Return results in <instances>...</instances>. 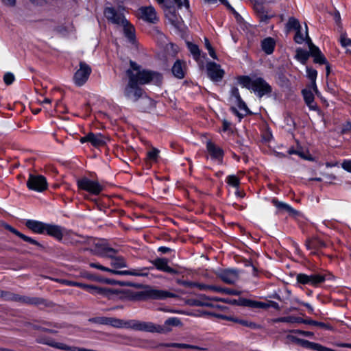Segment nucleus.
I'll use <instances>...</instances> for the list:
<instances>
[{"label":"nucleus","instance_id":"f257e3e1","mask_svg":"<svg viewBox=\"0 0 351 351\" xmlns=\"http://www.w3.org/2000/svg\"><path fill=\"white\" fill-rule=\"evenodd\" d=\"M95 322L99 324L109 325L117 328H130L152 333L165 334L171 330L170 328L158 325L151 322H142L136 319L124 321L114 317H100L95 318Z\"/></svg>","mask_w":351,"mask_h":351},{"label":"nucleus","instance_id":"f03ea898","mask_svg":"<svg viewBox=\"0 0 351 351\" xmlns=\"http://www.w3.org/2000/svg\"><path fill=\"white\" fill-rule=\"evenodd\" d=\"M130 68L127 69L126 75L128 78H134L137 84L153 83L159 84L162 82V75L157 72L142 69L135 62L130 61Z\"/></svg>","mask_w":351,"mask_h":351},{"label":"nucleus","instance_id":"7ed1b4c3","mask_svg":"<svg viewBox=\"0 0 351 351\" xmlns=\"http://www.w3.org/2000/svg\"><path fill=\"white\" fill-rule=\"evenodd\" d=\"M238 82L243 87L253 91L258 97L270 94L272 91L271 86L261 77L243 75L239 77Z\"/></svg>","mask_w":351,"mask_h":351},{"label":"nucleus","instance_id":"20e7f679","mask_svg":"<svg viewBox=\"0 0 351 351\" xmlns=\"http://www.w3.org/2000/svg\"><path fill=\"white\" fill-rule=\"evenodd\" d=\"M104 15L112 23L117 25H122L123 27V33L128 40L134 44L136 41L135 29L122 13L117 12L112 8H107L104 10Z\"/></svg>","mask_w":351,"mask_h":351},{"label":"nucleus","instance_id":"39448f33","mask_svg":"<svg viewBox=\"0 0 351 351\" xmlns=\"http://www.w3.org/2000/svg\"><path fill=\"white\" fill-rule=\"evenodd\" d=\"M138 297L141 300H164L167 298H178V295L167 290L158 289L151 286H146L138 292Z\"/></svg>","mask_w":351,"mask_h":351},{"label":"nucleus","instance_id":"423d86ee","mask_svg":"<svg viewBox=\"0 0 351 351\" xmlns=\"http://www.w3.org/2000/svg\"><path fill=\"white\" fill-rule=\"evenodd\" d=\"M62 283L67 286H73L82 288L83 289L86 290L89 293L92 294H97L106 297H110L111 295L114 293V291L108 288L97 287L92 285L84 284L82 282L71 281L67 280H63Z\"/></svg>","mask_w":351,"mask_h":351},{"label":"nucleus","instance_id":"0eeeda50","mask_svg":"<svg viewBox=\"0 0 351 351\" xmlns=\"http://www.w3.org/2000/svg\"><path fill=\"white\" fill-rule=\"evenodd\" d=\"M77 186L79 189L94 195H99L104 189V186L97 180H90L87 177L78 179Z\"/></svg>","mask_w":351,"mask_h":351},{"label":"nucleus","instance_id":"6e6552de","mask_svg":"<svg viewBox=\"0 0 351 351\" xmlns=\"http://www.w3.org/2000/svg\"><path fill=\"white\" fill-rule=\"evenodd\" d=\"M27 186L29 190L41 193L47 190L48 183L45 176L29 173L27 181Z\"/></svg>","mask_w":351,"mask_h":351},{"label":"nucleus","instance_id":"1a4fd4ad","mask_svg":"<svg viewBox=\"0 0 351 351\" xmlns=\"http://www.w3.org/2000/svg\"><path fill=\"white\" fill-rule=\"evenodd\" d=\"M325 280L326 276L319 274L307 275L300 273L296 276L297 283L302 285H310L316 287Z\"/></svg>","mask_w":351,"mask_h":351},{"label":"nucleus","instance_id":"9d476101","mask_svg":"<svg viewBox=\"0 0 351 351\" xmlns=\"http://www.w3.org/2000/svg\"><path fill=\"white\" fill-rule=\"evenodd\" d=\"M124 96L129 100L136 101L143 94V90L134 82V78H129L128 83L123 90Z\"/></svg>","mask_w":351,"mask_h":351},{"label":"nucleus","instance_id":"9b49d317","mask_svg":"<svg viewBox=\"0 0 351 351\" xmlns=\"http://www.w3.org/2000/svg\"><path fill=\"white\" fill-rule=\"evenodd\" d=\"M92 69L89 65L84 62H80V68L75 73L73 80L77 86L84 85L88 80Z\"/></svg>","mask_w":351,"mask_h":351},{"label":"nucleus","instance_id":"f8f14e48","mask_svg":"<svg viewBox=\"0 0 351 351\" xmlns=\"http://www.w3.org/2000/svg\"><path fill=\"white\" fill-rule=\"evenodd\" d=\"M306 36L308 38V46L311 52V56L313 58V62L316 64H326L327 60L319 47L315 46L310 38L308 33V29L306 27Z\"/></svg>","mask_w":351,"mask_h":351},{"label":"nucleus","instance_id":"ddd939ff","mask_svg":"<svg viewBox=\"0 0 351 351\" xmlns=\"http://www.w3.org/2000/svg\"><path fill=\"white\" fill-rule=\"evenodd\" d=\"M206 71L208 77L213 82H220L225 74L220 65L214 62L206 64Z\"/></svg>","mask_w":351,"mask_h":351},{"label":"nucleus","instance_id":"4468645a","mask_svg":"<svg viewBox=\"0 0 351 351\" xmlns=\"http://www.w3.org/2000/svg\"><path fill=\"white\" fill-rule=\"evenodd\" d=\"M153 267H141L137 269H131L130 270H115L110 269V274L119 276H132L146 277L149 275V270Z\"/></svg>","mask_w":351,"mask_h":351},{"label":"nucleus","instance_id":"2eb2a0df","mask_svg":"<svg viewBox=\"0 0 351 351\" xmlns=\"http://www.w3.org/2000/svg\"><path fill=\"white\" fill-rule=\"evenodd\" d=\"M217 275L225 283L232 285L239 280V273L235 269H226L219 271Z\"/></svg>","mask_w":351,"mask_h":351},{"label":"nucleus","instance_id":"dca6fc26","mask_svg":"<svg viewBox=\"0 0 351 351\" xmlns=\"http://www.w3.org/2000/svg\"><path fill=\"white\" fill-rule=\"evenodd\" d=\"M141 18L148 23H156L158 21L156 12L153 6H144L138 9Z\"/></svg>","mask_w":351,"mask_h":351},{"label":"nucleus","instance_id":"f3484780","mask_svg":"<svg viewBox=\"0 0 351 351\" xmlns=\"http://www.w3.org/2000/svg\"><path fill=\"white\" fill-rule=\"evenodd\" d=\"M150 263L159 271L171 274H177L178 273L176 269L169 265V261L166 258H157L154 260L150 261Z\"/></svg>","mask_w":351,"mask_h":351},{"label":"nucleus","instance_id":"a211bd4d","mask_svg":"<svg viewBox=\"0 0 351 351\" xmlns=\"http://www.w3.org/2000/svg\"><path fill=\"white\" fill-rule=\"evenodd\" d=\"M80 142L90 143L94 147H100L106 144L105 137L100 133L94 134L92 132L88 133L84 137L81 138Z\"/></svg>","mask_w":351,"mask_h":351},{"label":"nucleus","instance_id":"6ab92c4d","mask_svg":"<svg viewBox=\"0 0 351 351\" xmlns=\"http://www.w3.org/2000/svg\"><path fill=\"white\" fill-rule=\"evenodd\" d=\"M206 149L213 160L221 162L224 155L222 148L209 141L206 143Z\"/></svg>","mask_w":351,"mask_h":351},{"label":"nucleus","instance_id":"aec40b11","mask_svg":"<svg viewBox=\"0 0 351 351\" xmlns=\"http://www.w3.org/2000/svg\"><path fill=\"white\" fill-rule=\"evenodd\" d=\"M315 90L312 88V86L303 89L302 93L304 99V101L308 108L311 110H317V106L314 101V94Z\"/></svg>","mask_w":351,"mask_h":351},{"label":"nucleus","instance_id":"412c9836","mask_svg":"<svg viewBox=\"0 0 351 351\" xmlns=\"http://www.w3.org/2000/svg\"><path fill=\"white\" fill-rule=\"evenodd\" d=\"M271 203L276 208L278 213H287L291 215H295L297 214V211L289 204L283 202H280L276 198H273L271 199Z\"/></svg>","mask_w":351,"mask_h":351},{"label":"nucleus","instance_id":"4be33fe9","mask_svg":"<svg viewBox=\"0 0 351 351\" xmlns=\"http://www.w3.org/2000/svg\"><path fill=\"white\" fill-rule=\"evenodd\" d=\"M25 226L34 233L44 234L46 223L37 220L27 219L25 221Z\"/></svg>","mask_w":351,"mask_h":351},{"label":"nucleus","instance_id":"5701e85b","mask_svg":"<svg viewBox=\"0 0 351 351\" xmlns=\"http://www.w3.org/2000/svg\"><path fill=\"white\" fill-rule=\"evenodd\" d=\"M306 246L311 253L316 254L319 250L325 247L326 244L319 238H312L306 241Z\"/></svg>","mask_w":351,"mask_h":351},{"label":"nucleus","instance_id":"b1692460","mask_svg":"<svg viewBox=\"0 0 351 351\" xmlns=\"http://www.w3.org/2000/svg\"><path fill=\"white\" fill-rule=\"evenodd\" d=\"M118 251L112 247H108L106 245H101L97 247V252L96 254L101 257L109 258L111 260L114 258Z\"/></svg>","mask_w":351,"mask_h":351},{"label":"nucleus","instance_id":"393cba45","mask_svg":"<svg viewBox=\"0 0 351 351\" xmlns=\"http://www.w3.org/2000/svg\"><path fill=\"white\" fill-rule=\"evenodd\" d=\"M8 299L29 304H39L41 303L40 299L38 298H29L15 294H10Z\"/></svg>","mask_w":351,"mask_h":351},{"label":"nucleus","instance_id":"a878e982","mask_svg":"<svg viewBox=\"0 0 351 351\" xmlns=\"http://www.w3.org/2000/svg\"><path fill=\"white\" fill-rule=\"evenodd\" d=\"M45 233L58 240H61L63 237L61 227L57 225L46 223Z\"/></svg>","mask_w":351,"mask_h":351},{"label":"nucleus","instance_id":"bb28decb","mask_svg":"<svg viewBox=\"0 0 351 351\" xmlns=\"http://www.w3.org/2000/svg\"><path fill=\"white\" fill-rule=\"evenodd\" d=\"M171 71L176 77L178 79L184 78L185 75L184 62L180 60H176L172 66Z\"/></svg>","mask_w":351,"mask_h":351},{"label":"nucleus","instance_id":"cd10ccee","mask_svg":"<svg viewBox=\"0 0 351 351\" xmlns=\"http://www.w3.org/2000/svg\"><path fill=\"white\" fill-rule=\"evenodd\" d=\"M306 75L308 78L311 81L312 88L315 90V93L317 97L320 96V93L317 89L316 85V79L317 76V71L312 68L306 66Z\"/></svg>","mask_w":351,"mask_h":351},{"label":"nucleus","instance_id":"c85d7f7f","mask_svg":"<svg viewBox=\"0 0 351 351\" xmlns=\"http://www.w3.org/2000/svg\"><path fill=\"white\" fill-rule=\"evenodd\" d=\"M234 104H235L240 110L245 112V114H242L239 112L235 107L231 108L232 112L234 113L237 117H239V119H241L243 117V116L249 112V110L245 103L242 100L241 98H240L239 100H237L234 103Z\"/></svg>","mask_w":351,"mask_h":351},{"label":"nucleus","instance_id":"c756f323","mask_svg":"<svg viewBox=\"0 0 351 351\" xmlns=\"http://www.w3.org/2000/svg\"><path fill=\"white\" fill-rule=\"evenodd\" d=\"M276 43L274 38L268 37L261 42V47L267 54H271L274 50Z\"/></svg>","mask_w":351,"mask_h":351},{"label":"nucleus","instance_id":"7c9ffc66","mask_svg":"<svg viewBox=\"0 0 351 351\" xmlns=\"http://www.w3.org/2000/svg\"><path fill=\"white\" fill-rule=\"evenodd\" d=\"M271 322L273 323L285 322V323L294 324V323L305 322V319H303L302 318H301L300 317L287 316V317H281L272 319Z\"/></svg>","mask_w":351,"mask_h":351},{"label":"nucleus","instance_id":"2f4dec72","mask_svg":"<svg viewBox=\"0 0 351 351\" xmlns=\"http://www.w3.org/2000/svg\"><path fill=\"white\" fill-rule=\"evenodd\" d=\"M310 56H311L310 51H307L306 50L302 49L301 48H298L296 49V53H295V58L301 64H305Z\"/></svg>","mask_w":351,"mask_h":351},{"label":"nucleus","instance_id":"473e14b6","mask_svg":"<svg viewBox=\"0 0 351 351\" xmlns=\"http://www.w3.org/2000/svg\"><path fill=\"white\" fill-rule=\"evenodd\" d=\"M160 347H172V348H182V349H191V350H195L196 348V346L194 345H190V344H186V343H160L156 348H160Z\"/></svg>","mask_w":351,"mask_h":351},{"label":"nucleus","instance_id":"72a5a7b5","mask_svg":"<svg viewBox=\"0 0 351 351\" xmlns=\"http://www.w3.org/2000/svg\"><path fill=\"white\" fill-rule=\"evenodd\" d=\"M110 265L114 268L127 267V263L125 258L121 256H117L111 260Z\"/></svg>","mask_w":351,"mask_h":351},{"label":"nucleus","instance_id":"f704fd0d","mask_svg":"<svg viewBox=\"0 0 351 351\" xmlns=\"http://www.w3.org/2000/svg\"><path fill=\"white\" fill-rule=\"evenodd\" d=\"M288 338L290 339L293 342L296 343L297 344L302 346L303 348H308L310 350L311 349L313 342L291 335L288 336Z\"/></svg>","mask_w":351,"mask_h":351},{"label":"nucleus","instance_id":"c9c22d12","mask_svg":"<svg viewBox=\"0 0 351 351\" xmlns=\"http://www.w3.org/2000/svg\"><path fill=\"white\" fill-rule=\"evenodd\" d=\"M186 45H187L189 51L193 55V58L195 60H199L200 58V50H199L198 46L197 45L190 43V42H187Z\"/></svg>","mask_w":351,"mask_h":351},{"label":"nucleus","instance_id":"e433bc0d","mask_svg":"<svg viewBox=\"0 0 351 351\" xmlns=\"http://www.w3.org/2000/svg\"><path fill=\"white\" fill-rule=\"evenodd\" d=\"M226 319L228 320H232L235 322L240 324L242 326H246V327H248L250 328L256 329V328H259V326L257 325L256 324L252 322H249L245 319H233V318H228V317H226Z\"/></svg>","mask_w":351,"mask_h":351},{"label":"nucleus","instance_id":"4c0bfd02","mask_svg":"<svg viewBox=\"0 0 351 351\" xmlns=\"http://www.w3.org/2000/svg\"><path fill=\"white\" fill-rule=\"evenodd\" d=\"M306 26H307V25H305V27ZM306 27L308 28V27ZM294 40L295 43H297L298 44H302L304 41H306V43L308 44V38L306 36V32L304 34H302L300 31V29H298L296 31L295 35L294 36Z\"/></svg>","mask_w":351,"mask_h":351},{"label":"nucleus","instance_id":"58836bf2","mask_svg":"<svg viewBox=\"0 0 351 351\" xmlns=\"http://www.w3.org/2000/svg\"><path fill=\"white\" fill-rule=\"evenodd\" d=\"M159 156V150L156 148H152L147 152V159L150 162H156Z\"/></svg>","mask_w":351,"mask_h":351},{"label":"nucleus","instance_id":"ea45409f","mask_svg":"<svg viewBox=\"0 0 351 351\" xmlns=\"http://www.w3.org/2000/svg\"><path fill=\"white\" fill-rule=\"evenodd\" d=\"M303 323L315 326H318V327H320V328H324L326 330H332V326L330 325L327 324L324 322H320L309 319V320H305V322H303Z\"/></svg>","mask_w":351,"mask_h":351},{"label":"nucleus","instance_id":"a19ab883","mask_svg":"<svg viewBox=\"0 0 351 351\" xmlns=\"http://www.w3.org/2000/svg\"><path fill=\"white\" fill-rule=\"evenodd\" d=\"M226 182L233 187L238 188L240 184L239 178L234 175H230L226 178Z\"/></svg>","mask_w":351,"mask_h":351},{"label":"nucleus","instance_id":"79ce46f5","mask_svg":"<svg viewBox=\"0 0 351 351\" xmlns=\"http://www.w3.org/2000/svg\"><path fill=\"white\" fill-rule=\"evenodd\" d=\"M275 14L274 13H271L269 11L266 10L263 12V14H260L258 15L259 20L261 22L267 23L270 19L274 17Z\"/></svg>","mask_w":351,"mask_h":351},{"label":"nucleus","instance_id":"37998d69","mask_svg":"<svg viewBox=\"0 0 351 351\" xmlns=\"http://www.w3.org/2000/svg\"><path fill=\"white\" fill-rule=\"evenodd\" d=\"M247 303L249 306L254 308H263L266 309L269 308L268 302L265 303L262 302H257V301H252V300H248Z\"/></svg>","mask_w":351,"mask_h":351},{"label":"nucleus","instance_id":"c03bdc74","mask_svg":"<svg viewBox=\"0 0 351 351\" xmlns=\"http://www.w3.org/2000/svg\"><path fill=\"white\" fill-rule=\"evenodd\" d=\"M287 27L289 29H294L295 30H298L300 29L301 27L298 20L293 17H290L287 23Z\"/></svg>","mask_w":351,"mask_h":351},{"label":"nucleus","instance_id":"a18cd8bd","mask_svg":"<svg viewBox=\"0 0 351 351\" xmlns=\"http://www.w3.org/2000/svg\"><path fill=\"white\" fill-rule=\"evenodd\" d=\"M241 98L239 94V89L237 87H233L230 90V101L234 104L237 100Z\"/></svg>","mask_w":351,"mask_h":351},{"label":"nucleus","instance_id":"49530a36","mask_svg":"<svg viewBox=\"0 0 351 351\" xmlns=\"http://www.w3.org/2000/svg\"><path fill=\"white\" fill-rule=\"evenodd\" d=\"M19 237L21 239H22L25 242L29 243L32 245H35L38 247H42L41 244L39 242H38L36 240L34 239L32 237H27L23 233L21 234Z\"/></svg>","mask_w":351,"mask_h":351},{"label":"nucleus","instance_id":"de8ad7c7","mask_svg":"<svg viewBox=\"0 0 351 351\" xmlns=\"http://www.w3.org/2000/svg\"><path fill=\"white\" fill-rule=\"evenodd\" d=\"M181 324L180 320L178 317H170L165 322L166 326H177Z\"/></svg>","mask_w":351,"mask_h":351},{"label":"nucleus","instance_id":"09e8293b","mask_svg":"<svg viewBox=\"0 0 351 351\" xmlns=\"http://www.w3.org/2000/svg\"><path fill=\"white\" fill-rule=\"evenodd\" d=\"M340 43L343 47H351V39L345 34L341 35Z\"/></svg>","mask_w":351,"mask_h":351},{"label":"nucleus","instance_id":"8fccbe9b","mask_svg":"<svg viewBox=\"0 0 351 351\" xmlns=\"http://www.w3.org/2000/svg\"><path fill=\"white\" fill-rule=\"evenodd\" d=\"M14 75L13 73H6L4 76H3V80H4V82L7 84V85H10V84H12L13 83V82L14 81Z\"/></svg>","mask_w":351,"mask_h":351},{"label":"nucleus","instance_id":"3c124183","mask_svg":"<svg viewBox=\"0 0 351 351\" xmlns=\"http://www.w3.org/2000/svg\"><path fill=\"white\" fill-rule=\"evenodd\" d=\"M89 265L92 268H96V269H98L99 270L110 273V269H110L108 267H104V266H103V265H100V264H99L97 263H89Z\"/></svg>","mask_w":351,"mask_h":351},{"label":"nucleus","instance_id":"603ef678","mask_svg":"<svg viewBox=\"0 0 351 351\" xmlns=\"http://www.w3.org/2000/svg\"><path fill=\"white\" fill-rule=\"evenodd\" d=\"M49 345L53 348H58V349L62 350H66L68 349V346H67L63 343H60V342H53V343H49Z\"/></svg>","mask_w":351,"mask_h":351},{"label":"nucleus","instance_id":"864d4df0","mask_svg":"<svg viewBox=\"0 0 351 351\" xmlns=\"http://www.w3.org/2000/svg\"><path fill=\"white\" fill-rule=\"evenodd\" d=\"M173 1L179 8H181L182 7L188 8L189 7L188 0H173Z\"/></svg>","mask_w":351,"mask_h":351},{"label":"nucleus","instance_id":"5fc2aeb1","mask_svg":"<svg viewBox=\"0 0 351 351\" xmlns=\"http://www.w3.org/2000/svg\"><path fill=\"white\" fill-rule=\"evenodd\" d=\"M351 130V123L350 121L346 122L341 127V133L346 134Z\"/></svg>","mask_w":351,"mask_h":351},{"label":"nucleus","instance_id":"6e6d98bb","mask_svg":"<svg viewBox=\"0 0 351 351\" xmlns=\"http://www.w3.org/2000/svg\"><path fill=\"white\" fill-rule=\"evenodd\" d=\"M341 167L344 170L351 173V160H343L341 164Z\"/></svg>","mask_w":351,"mask_h":351},{"label":"nucleus","instance_id":"4d7b16f0","mask_svg":"<svg viewBox=\"0 0 351 351\" xmlns=\"http://www.w3.org/2000/svg\"><path fill=\"white\" fill-rule=\"evenodd\" d=\"M254 10L257 15H258L263 14L267 9L262 4L256 3L254 5Z\"/></svg>","mask_w":351,"mask_h":351},{"label":"nucleus","instance_id":"13d9d810","mask_svg":"<svg viewBox=\"0 0 351 351\" xmlns=\"http://www.w3.org/2000/svg\"><path fill=\"white\" fill-rule=\"evenodd\" d=\"M178 283L186 287H195V282L187 280H178Z\"/></svg>","mask_w":351,"mask_h":351},{"label":"nucleus","instance_id":"bf43d9fd","mask_svg":"<svg viewBox=\"0 0 351 351\" xmlns=\"http://www.w3.org/2000/svg\"><path fill=\"white\" fill-rule=\"evenodd\" d=\"M325 346H323L319 343L313 342L312 347L311 350H317V351H324Z\"/></svg>","mask_w":351,"mask_h":351},{"label":"nucleus","instance_id":"052dcab7","mask_svg":"<svg viewBox=\"0 0 351 351\" xmlns=\"http://www.w3.org/2000/svg\"><path fill=\"white\" fill-rule=\"evenodd\" d=\"M5 228L8 230H9L10 232H11L13 234H14L15 235L18 236L19 237H20V235L21 234V232H20L16 229H15L14 228H13L12 226H10V225H6L5 226Z\"/></svg>","mask_w":351,"mask_h":351},{"label":"nucleus","instance_id":"680f3d73","mask_svg":"<svg viewBox=\"0 0 351 351\" xmlns=\"http://www.w3.org/2000/svg\"><path fill=\"white\" fill-rule=\"evenodd\" d=\"M223 293L232 295H237L239 293L236 290L229 288H223Z\"/></svg>","mask_w":351,"mask_h":351},{"label":"nucleus","instance_id":"e2e57ef3","mask_svg":"<svg viewBox=\"0 0 351 351\" xmlns=\"http://www.w3.org/2000/svg\"><path fill=\"white\" fill-rule=\"evenodd\" d=\"M209 286L202 283L195 282V287L198 288L199 290H209Z\"/></svg>","mask_w":351,"mask_h":351},{"label":"nucleus","instance_id":"0e129e2a","mask_svg":"<svg viewBox=\"0 0 351 351\" xmlns=\"http://www.w3.org/2000/svg\"><path fill=\"white\" fill-rule=\"evenodd\" d=\"M2 3L10 7H14L16 5V0H1Z\"/></svg>","mask_w":351,"mask_h":351},{"label":"nucleus","instance_id":"69168bd1","mask_svg":"<svg viewBox=\"0 0 351 351\" xmlns=\"http://www.w3.org/2000/svg\"><path fill=\"white\" fill-rule=\"evenodd\" d=\"M222 4L226 5L228 9L232 11L233 13H237L234 9L231 6L227 0H219Z\"/></svg>","mask_w":351,"mask_h":351},{"label":"nucleus","instance_id":"338daca9","mask_svg":"<svg viewBox=\"0 0 351 351\" xmlns=\"http://www.w3.org/2000/svg\"><path fill=\"white\" fill-rule=\"evenodd\" d=\"M66 350L70 351H88L89 349L84 348H78L75 346H68V349Z\"/></svg>","mask_w":351,"mask_h":351},{"label":"nucleus","instance_id":"774afa93","mask_svg":"<svg viewBox=\"0 0 351 351\" xmlns=\"http://www.w3.org/2000/svg\"><path fill=\"white\" fill-rule=\"evenodd\" d=\"M231 123L227 120L223 121V131L226 132L230 130Z\"/></svg>","mask_w":351,"mask_h":351}]
</instances>
